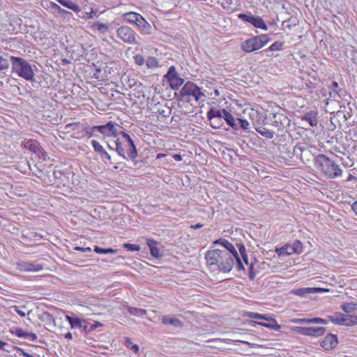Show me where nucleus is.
<instances>
[{
    "mask_svg": "<svg viewBox=\"0 0 357 357\" xmlns=\"http://www.w3.org/2000/svg\"><path fill=\"white\" fill-rule=\"evenodd\" d=\"M271 40L270 37L266 34H261L250 38L241 43V50L246 53H251L254 51L261 49Z\"/></svg>",
    "mask_w": 357,
    "mask_h": 357,
    "instance_id": "39448f33",
    "label": "nucleus"
},
{
    "mask_svg": "<svg viewBox=\"0 0 357 357\" xmlns=\"http://www.w3.org/2000/svg\"><path fill=\"white\" fill-rule=\"evenodd\" d=\"M122 17L124 20L136 25L142 16L135 12H128L123 14Z\"/></svg>",
    "mask_w": 357,
    "mask_h": 357,
    "instance_id": "412c9836",
    "label": "nucleus"
},
{
    "mask_svg": "<svg viewBox=\"0 0 357 357\" xmlns=\"http://www.w3.org/2000/svg\"><path fill=\"white\" fill-rule=\"evenodd\" d=\"M283 46V42L277 41L273 43L268 48H267V50L266 52L279 51L282 50Z\"/></svg>",
    "mask_w": 357,
    "mask_h": 357,
    "instance_id": "58836bf2",
    "label": "nucleus"
},
{
    "mask_svg": "<svg viewBox=\"0 0 357 357\" xmlns=\"http://www.w3.org/2000/svg\"><path fill=\"white\" fill-rule=\"evenodd\" d=\"M93 27L101 33H105L108 30L107 24L100 23L98 22H94Z\"/></svg>",
    "mask_w": 357,
    "mask_h": 357,
    "instance_id": "79ce46f5",
    "label": "nucleus"
},
{
    "mask_svg": "<svg viewBox=\"0 0 357 357\" xmlns=\"http://www.w3.org/2000/svg\"><path fill=\"white\" fill-rule=\"evenodd\" d=\"M94 251L98 254H108V253H116L117 252L116 250H114L112 248H102L98 246H95Z\"/></svg>",
    "mask_w": 357,
    "mask_h": 357,
    "instance_id": "a19ab883",
    "label": "nucleus"
},
{
    "mask_svg": "<svg viewBox=\"0 0 357 357\" xmlns=\"http://www.w3.org/2000/svg\"><path fill=\"white\" fill-rule=\"evenodd\" d=\"M146 244L149 248L150 253L152 257L158 259L162 256L160 248L156 247V245L158 244L157 241L153 239H147Z\"/></svg>",
    "mask_w": 357,
    "mask_h": 357,
    "instance_id": "dca6fc26",
    "label": "nucleus"
},
{
    "mask_svg": "<svg viewBox=\"0 0 357 357\" xmlns=\"http://www.w3.org/2000/svg\"><path fill=\"white\" fill-rule=\"evenodd\" d=\"M222 114L223 115L222 119H225L227 123L229 125L231 128L236 130L238 128V125L236 123V120L234 119L232 114L227 112L226 109L225 110V112H222Z\"/></svg>",
    "mask_w": 357,
    "mask_h": 357,
    "instance_id": "5701e85b",
    "label": "nucleus"
},
{
    "mask_svg": "<svg viewBox=\"0 0 357 357\" xmlns=\"http://www.w3.org/2000/svg\"><path fill=\"white\" fill-rule=\"evenodd\" d=\"M316 165L321 172L328 178H334L342 175V170L339 165L325 155L319 154L317 155Z\"/></svg>",
    "mask_w": 357,
    "mask_h": 357,
    "instance_id": "20e7f679",
    "label": "nucleus"
},
{
    "mask_svg": "<svg viewBox=\"0 0 357 357\" xmlns=\"http://www.w3.org/2000/svg\"><path fill=\"white\" fill-rule=\"evenodd\" d=\"M178 75L176 71V68L174 66H172L169 68L168 72L165 75V77L168 79V81L171 80V79L177 77Z\"/></svg>",
    "mask_w": 357,
    "mask_h": 357,
    "instance_id": "37998d69",
    "label": "nucleus"
},
{
    "mask_svg": "<svg viewBox=\"0 0 357 357\" xmlns=\"http://www.w3.org/2000/svg\"><path fill=\"white\" fill-rule=\"evenodd\" d=\"M6 345H8V343L0 340V349L1 350H6L4 349V347L6 346Z\"/></svg>",
    "mask_w": 357,
    "mask_h": 357,
    "instance_id": "0e129e2a",
    "label": "nucleus"
},
{
    "mask_svg": "<svg viewBox=\"0 0 357 357\" xmlns=\"http://www.w3.org/2000/svg\"><path fill=\"white\" fill-rule=\"evenodd\" d=\"M12 72L26 81H33L36 66L22 57L10 56Z\"/></svg>",
    "mask_w": 357,
    "mask_h": 357,
    "instance_id": "f03ea898",
    "label": "nucleus"
},
{
    "mask_svg": "<svg viewBox=\"0 0 357 357\" xmlns=\"http://www.w3.org/2000/svg\"><path fill=\"white\" fill-rule=\"evenodd\" d=\"M289 250L293 253L301 254L303 252V243L298 240L295 241Z\"/></svg>",
    "mask_w": 357,
    "mask_h": 357,
    "instance_id": "c756f323",
    "label": "nucleus"
},
{
    "mask_svg": "<svg viewBox=\"0 0 357 357\" xmlns=\"http://www.w3.org/2000/svg\"><path fill=\"white\" fill-rule=\"evenodd\" d=\"M135 63L138 66H142L145 63V59L142 54H136L133 57Z\"/></svg>",
    "mask_w": 357,
    "mask_h": 357,
    "instance_id": "8fccbe9b",
    "label": "nucleus"
},
{
    "mask_svg": "<svg viewBox=\"0 0 357 357\" xmlns=\"http://www.w3.org/2000/svg\"><path fill=\"white\" fill-rule=\"evenodd\" d=\"M247 316L249 318H253V319H264V320H271L273 321L272 324H266L262 322H257L258 324L263 326L264 327L268 328H273L276 331H278L280 328V326L278 325L276 322V321L274 319H269L267 317L266 314H261L257 312H250L247 313Z\"/></svg>",
    "mask_w": 357,
    "mask_h": 357,
    "instance_id": "9b49d317",
    "label": "nucleus"
},
{
    "mask_svg": "<svg viewBox=\"0 0 357 357\" xmlns=\"http://www.w3.org/2000/svg\"><path fill=\"white\" fill-rule=\"evenodd\" d=\"M125 346L134 351V353L137 354L138 353L139 351V346L136 344H134L132 340L128 338V337H126V340H125Z\"/></svg>",
    "mask_w": 357,
    "mask_h": 357,
    "instance_id": "e433bc0d",
    "label": "nucleus"
},
{
    "mask_svg": "<svg viewBox=\"0 0 357 357\" xmlns=\"http://www.w3.org/2000/svg\"><path fill=\"white\" fill-rule=\"evenodd\" d=\"M169 82L171 87L174 90H178L179 87L183 84L184 79L178 75L177 77L171 79V80H169Z\"/></svg>",
    "mask_w": 357,
    "mask_h": 357,
    "instance_id": "cd10ccee",
    "label": "nucleus"
},
{
    "mask_svg": "<svg viewBox=\"0 0 357 357\" xmlns=\"http://www.w3.org/2000/svg\"><path fill=\"white\" fill-rule=\"evenodd\" d=\"M311 323L312 324H326L328 322H327V320L324 319L322 318L314 317V318H311Z\"/></svg>",
    "mask_w": 357,
    "mask_h": 357,
    "instance_id": "603ef678",
    "label": "nucleus"
},
{
    "mask_svg": "<svg viewBox=\"0 0 357 357\" xmlns=\"http://www.w3.org/2000/svg\"><path fill=\"white\" fill-rule=\"evenodd\" d=\"M173 158H174L175 160L176 161H181L182 160V157L181 155H178V154H175L174 155Z\"/></svg>",
    "mask_w": 357,
    "mask_h": 357,
    "instance_id": "338daca9",
    "label": "nucleus"
},
{
    "mask_svg": "<svg viewBox=\"0 0 357 357\" xmlns=\"http://www.w3.org/2000/svg\"><path fill=\"white\" fill-rule=\"evenodd\" d=\"M16 312L20 317H24L26 316V312L22 310H20V307L18 306H13V307Z\"/></svg>",
    "mask_w": 357,
    "mask_h": 357,
    "instance_id": "5fc2aeb1",
    "label": "nucleus"
},
{
    "mask_svg": "<svg viewBox=\"0 0 357 357\" xmlns=\"http://www.w3.org/2000/svg\"><path fill=\"white\" fill-rule=\"evenodd\" d=\"M236 248H238L242 259L246 264H248V257L246 254L245 245L243 243H236Z\"/></svg>",
    "mask_w": 357,
    "mask_h": 357,
    "instance_id": "7c9ffc66",
    "label": "nucleus"
},
{
    "mask_svg": "<svg viewBox=\"0 0 357 357\" xmlns=\"http://www.w3.org/2000/svg\"><path fill=\"white\" fill-rule=\"evenodd\" d=\"M39 319L44 322L48 327L56 326V321L54 317L48 312H44L39 314Z\"/></svg>",
    "mask_w": 357,
    "mask_h": 357,
    "instance_id": "6ab92c4d",
    "label": "nucleus"
},
{
    "mask_svg": "<svg viewBox=\"0 0 357 357\" xmlns=\"http://www.w3.org/2000/svg\"><path fill=\"white\" fill-rule=\"evenodd\" d=\"M351 208L354 213L357 215V201L353 204Z\"/></svg>",
    "mask_w": 357,
    "mask_h": 357,
    "instance_id": "69168bd1",
    "label": "nucleus"
},
{
    "mask_svg": "<svg viewBox=\"0 0 357 357\" xmlns=\"http://www.w3.org/2000/svg\"><path fill=\"white\" fill-rule=\"evenodd\" d=\"M10 66L9 61L7 59L0 56V70H7Z\"/></svg>",
    "mask_w": 357,
    "mask_h": 357,
    "instance_id": "49530a36",
    "label": "nucleus"
},
{
    "mask_svg": "<svg viewBox=\"0 0 357 357\" xmlns=\"http://www.w3.org/2000/svg\"><path fill=\"white\" fill-rule=\"evenodd\" d=\"M213 247L220 246V250H226L229 252V254L233 257H236L238 252L236 250V245H234L226 239L220 238L213 243Z\"/></svg>",
    "mask_w": 357,
    "mask_h": 357,
    "instance_id": "f8f14e48",
    "label": "nucleus"
},
{
    "mask_svg": "<svg viewBox=\"0 0 357 357\" xmlns=\"http://www.w3.org/2000/svg\"><path fill=\"white\" fill-rule=\"evenodd\" d=\"M84 129H85V128H84L83 125H82L79 122L68 123L65 127V130L67 132H70L71 130L76 131Z\"/></svg>",
    "mask_w": 357,
    "mask_h": 357,
    "instance_id": "2f4dec72",
    "label": "nucleus"
},
{
    "mask_svg": "<svg viewBox=\"0 0 357 357\" xmlns=\"http://www.w3.org/2000/svg\"><path fill=\"white\" fill-rule=\"evenodd\" d=\"M66 319L72 328H82V323L80 319L66 316Z\"/></svg>",
    "mask_w": 357,
    "mask_h": 357,
    "instance_id": "f704fd0d",
    "label": "nucleus"
},
{
    "mask_svg": "<svg viewBox=\"0 0 357 357\" xmlns=\"http://www.w3.org/2000/svg\"><path fill=\"white\" fill-rule=\"evenodd\" d=\"M99 156L105 164L112 165L113 163L111 155L105 151V149L99 154Z\"/></svg>",
    "mask_w": 357,
    "mask_h": 357,
    "instance_id": "ea45409f",
    "label": "nucleus"
},
{
    "mask_svg": "<svg viewBox=\"0 0 357 357\" xmlns=\"http://www.w3.org/2000/svg\"><path fill=\"white\" fill-rule=\"evenodd\" d=\"M181 96L185 98V97H192L197 102L204 100L202 98L205 95L201 91V89L192 82H187L181 90Z\"/></svg>",
    "mask_w": 357,
    "mask_h": 357,
    "instance_id": "423d86ee",
    "label": "nucleus"
},
{
    "mask_svg": "<svg viewBox=\"0 0 357 357\" xmlns=\"http://www.w3.org/2000/svg\"><path fill=\"white\" fill-rule=\"evenodd\" d=\"M121 135L126 139V141L120 142L119 139H117L114 142L116 145L115 151L123 159H130L132 161H134V160L137 156V150L134 144V142L130 135L126 132L122 131L121 132Z\"/></svg>",
    "mask_w": 357,
    "mask_h": 357,
    "instance_id": "7ed1b4c3",
    "label": "nucleus"
},
{
    "mask_svg": "<svg viewBox=\"0 0 357 357\" xmlns=\"http://www.w3.org/2000/svg\"><path fill=\"white\" fill-rule=\"evenodd\" d=\"M59 3H61L62 6L75 11V12H79L80 10L79 6L73 3L70 0H56Z\"/></svg>",
    "mask_w": 357,
    "mask_h": 357,
    "instance_id": "393cba45",
    "label": "nucleus"
},
{
    "mask_svg": "<svg viewBox=\"0 0 357 357\" xmlns=\"http://www.w3.org/2000/svg\"><path fill=\"white\" fill-rule=\"evenodd\" d=\"M30 149H32L35 153H37L40 151V148L37 143L31 144L30 145Z\"/></svg>",
    "mask_w": 357,
    "mask_h": 357,
    "instance_id": "bf43d9fd",
    "label": "nucleus"
},
{
    "mask_svg": "<svg viewBox=\"0 0 357 357\" xmlns=\"http://www.w3.org/2000/svg\"><path fill=\"white\" fill-rule=\"evenodd\" d=\"M15 349H16L17 353L24 356L25 357H31V354H29V353L26 352L23 349H22L20 347H15Z\"/></svg>",
    "mask_w": 357,
    "mask_h": 357,
    "instance_id": "864d4df0",
    "label": "nucleus"
},
{
    "mask_svg": "<svg viewBox=\"0 0 357 357\" xmlns=\"http://www.w3.org/2000/svg\"><path fill=\"white\" fill-rule=\"evenodd\" d=\"M217 120H213V121H211V125L213 127V128H219V126L218 125H216L217 123Z\"/></svg>",
    "mask_w": 357,
    "mask_h": 357,
    "instance_id": "774afa93",
    "label": "nucleus"
},
{
    "mask_svg": "<svg viewBox=\"0 0 357 357\" xmlns=\"http://www.w3.org/2000/svg\"><path fill=\"white\" fill-rule=\"evenodd\" d=\"M123 248L127 249L128 251L134 252V251H139L140 247L138 245L131 244V243H124Z\"/></svg>",
    "mask_w": 357,
    "mask_h": 357,
    "instance_id": "de8ad7c7",
    "label": "nucleus"
},
{
    "mask_svg": "<svg viewBox=\"0 0 357 357\" xmlns=\"http://www.w3.org/2000/svg\"><path fill=\"white\" fill-rule=\"evenodd\" d=\"M75 250H78V251H82V252H90L91 251V248H90L75 247Z\"/></svg>",
    "mask_w": 357,
    "mask_h": 357,
    "instance_id": "052dcab7",
    "label": "nucleus"
},
{
    "mask_svg": "<svg viewBox=\"0 0 357 357\" xmlns=\"http://www.w3.org/2000/svg\"><path fill=\"white\" fill-rule=\"evenodd\" d=\"M304 149H305L304 146H303L301 144H297L295 146L294 151L296 154H298V151L303 152Z\"/></svg>",
    "mask_w": 357,
    "mask_h": 357,
    "instance_id": "13d9d810",
    "label": "nucleus"
},
{
    "mask_svg": "<svg viewBox=\"0 0 357 357\" xmlns=\"http://www.w3.org/2000/svg\"><path fill=\"white\" fill-rule=\"evenodd\" d=\"M162 323L166 326L170 325L173 327L179 328H183L184 326L183 322L182 321L176 317L169 316L163 317L162 319Z\"/></svg>",
    "mask_w": 357,
    "mask_h": 357,
    "instance_id": "2eb2a0df",
    "label": "nucleus"
},
{
    "mask_svg": "<svg viewBox=\"0 0 357 357\" xmlns=\"http://www.w3.org/2000/svg\"><path fill=\"white\" fill-rule=\"evenodd\" d=\"M256 130L263 137L267 139H272L274 136V132L266 128H257Z\"/></svg>",
    "mask_w": 357,
    "mask_h": 357,
    "instance_id": "72a5a7b5",
    "label": "nucleus"
},
{
    "mask_svg": "<svg viewBox=\"0 0 357 357\" xmlns=\"http://www.w3.org/2000/svg\"><path fill=\"white\" fill-rule=\"evenodd\" d=\"M248 276L250 280H253L255 277V273L253 271V264H251L250 265Z\"/></svg>",
    "mask_w": 357,
    "mask_h": 357,
    "instance_id": "6e6d98bb",
    "label": "nucleus"
},
{
    "mask_svg": "<svg viewBox=\"0 0 357 357\" xmlns=\"http://www.w3.org/2000/svg\"><path fill=\"white\" fill-rule=\"evenodd\" d=\"M289 248H291V245H285L280 248V249H276V252L278 253V256H284V255H290L293 254V252H291V250H289Z\"/></svg>",
    "mask_w": 357,
    "mask_h": 357,
    "instance_id": "c9c22d12",
    "label": "nucleus"
},
{
    "mask_svg": "<svg viewBox=\"0 0 357 357\" xmlns=\"http://www.w3.org/2000/svg\"><path fill=\"white\" fill-rule=\"evenodd\" d=\"M342 317L343 313L341 312H336L334 315H328V319L330 320L332 323L337 325H342Z\"/></svg>",
    "mask_w": 357,
    "mask_h": 357,
    "instance_id": "c85d7f7f",
    "label": "nucleus"
},
{
    "mask_svg": "<svg viewBox=\"0 0 357 357\" xmlns=\"http://www.w3.org/2000/svg\"><path fill=\"white\" fill-rule=\"evenodd\" d=\"M293 331L298 334L303 335H309L319 337L324 334L326 328L322 326L317 327H302L294 326Z\"/></svg>",
    "mask_w": 357,
    "mask_h": 357,
    "instance_id": "9d476101",
    "label": "nucleus"
},
{
    "mask_svg": "<svg viewBox=\"0 0 357 357\" xmlns=\"http://www.w3.org/2000/svg\"><path fill=\"white\" fill-rule=\"evenodd\" d=\"M238 17L243 22L251 24L255 28H259L265 31L268 30V26L260 16H255L251 13H240L238 15Z\"/></svg>",
    "mask_w": 357,
    "mask_h": 357,
    "instance_id": "6e6552de",
    "label": "nucleus"
},
{
    "mask_svg": "<svg viewBox=\"0 0 357 357\" xmlns=\"http://www.w3.org/2000/svg\"><path fill=\"white\" fill-rule=\"evenodd\" d=\"M233 259H234V261H236V268L239 271H245L244 266L243 264V262L241 261V259L239 257L238 253L237 254L236 257H233Z\"/></svg>",
    "mask_w": 357,
    "mask_h": 357,
    "instance_id": "a18cd8bd",
    "label": "nucleus"
},
{
    "mask_svg": "<svg viewBox=\"0 0 357 357\" xmlns=\"http://www.w3.org/2000/svg\"><path fill=\"white\" fill-rule=\"evenodd\" d=\"M291 321L294 324H312L311 319H307V318H303V319L296 318V319H291Z\"/></svg>",
    "mask_w": 357,
    "mask_h": 357,
    "instance_id": "09e8293b",
    "label": "nucleus"
},
{
    "mask_svg": "<svg viewBox=\"0 0 357 357\" xmlns=\"http://www.w3.org/2000/svg\"><path fill=\"white\" fill-rule=\"evenodd\" d=\"M10 332L13 334V335H15L16 336H17L18 337H23V338H26V339H28L29 338V332H25L24 331L22 328H14L13 329H10Z\"/></svg>",
    "mask_w": 357,
    "mask_h": 357,
    "instance_id": "473e14b6",
    "label": "nucleus"
},
{
    "mask_svg": "<svg viewBox=\"0 0 357 357\" xmlns=\"http://www.w3.org/2000/svg\"><path fill=\"white\" fill-rule=\"evenodd\" d=\"M116 126V123L113 121H109L105 125L93 126V130H97V132L101 133L105 137L116 138L118 135Z\"/></svg>",
    "mask_w": 357,
    "mask_h": 357,
    "instance_id": "1a4fd4ad",
    "label": "nucleus"
},
{
    "mask_svg": "<svg viewBox=\"0 0 357 357\" xmlns=\"http://www.w3.org/2000/svg\"><path fill=\"white\" fill-rule=\"evenodd\" d=\"M96 130H93V127H91V128H89V130H86V134L89 137H91L93 136H95V132Z\"/></svg>",
    "mask_w": 357,
    "mask_h": 357,
    "instance_id": "680f3d73",
    "label": "nucleus"
},
{
    "mask_svg": "<svg viewBox=\"0 0 357 357\" xmlns=\"http://www.w3.org/2000/svg\"><path fill=\"white\" fill-rule=\"evenodd\" d=\"M118 38L128 44H136V33L134 30L128 26H121L116 31Z\"/></svg>",
    "mask_w": 357,
    "mask_h": 357,
    "instance_id": "0eeeda50",
    "label": "nucleus"
},
{
    "mask_svg": "<svg viewBox=\"0 0 357 357\" xmlns=\"http://www.w3.org/2000/svg\"><path fill=\"white\" fill-rule=\"evenodd\" d=\"M91 144L94 149V151L98 155L105 150L103 146L96 140H92Z\"/></svg>",
    "mask_w": 357,
    "mask_h": 357,
    "instance_id": "c03bdc74",
    "label": "nucleus"
},
{
    "mask_svg": "<svg viewBox=\"0 0 357 357\" xmlns=\"http://www.w3.org/2000/svg\"><path fill=\"white\" fill-rule=\"evenodd\" d=\"M225 109H211L207 113V116L210 121L213 120H219L222 118V112H225Z\"/></svg>",
    "mask_w": 357,
    "mask_h": 357,
    "instance_id": "b1692460",
    "label": "nucleus"
},
{
    "mask_svg": "<svg viewBox=\"0 0 357 357\" xmlns=\"http://www.w3.org/2000/svg\"><path fill=\"white\" fill-rule=\"evenodd\" d=\"M340 308L346 313H351L357 310V304L354 303H346L341 305Z\"/></svg>",
    "mask_w": 357,
    "mask_h": 357,
    "instance_id": "bb28decb",
    "label": "nucleus"
},
{
    "mask_svg": "<svg viewBox=\"0 0 357 357\" xmlns=\"http://www.w3.org/2000/svg\"><path fill=\"white\" fill-rule=\"evenodd\" d=\"M16 268L20 271H39L43 270V266L40 264L20 261L17 262Z\"/></svg>",
    "mask_w": 357,
    "mask_h": 357,
    "instance_id": "ddd939ff",
    "label": "nucleus"
},
{
    "mask_svg": "<svg viewBox=\"0 0 357 357\" xmlns=\"http://www.w3.org/2000/svg\"><path fill=\"white\" fill-rule=\"evenodd\" d=\"M237 120L240 123L241 128H242L243 130H248L249 128L250 123L248 122V121L241 119H237Z\"/></svg>",
    "mask_w": 357,
    "mask_h": 357,
    "instance_id": "3c124183",
    "label": "nucleus"
},
{
    "mask_svg": "<svg viewBox=\"0 0 357 357\" xmlns=\"http://www.w3.org/2000/svg\"><path fill=\"white\" fill-rule=\"evenodd\" d=\"M338 83L337 82H333L331 83V88L333 91V93H335V95L333 96V98H335V96L337 95L338 96H340V95L337 93V92L336 91V89L338 88Z\"/></svg>",
    "mask_w": 357,
    "mask_h": 357,
    "instance_id": "4d7b16f0",
    "label": "nucleus"
},
{
    "mask_svg": "<svg viewBox=\"0 0 357 357\" xmlns=\"http://www.w3.org/2000/svg\"><path fill=\"white\" fill-rule=\"evenodd\" d=\"M158 65V62L155 57L149 56L146 61V66L149 69H154Z\"/></svg>",
    "mask_w": 357,
    "mask_h": 357,
    "instance_id": "4c0bfd02",
    "label": "nucleus"
},
{
    "mask_svg": "<svg viewBox=\"0 0 357 357\" xmlns=\"http://www.w3.org/2000/svg\"><path fill=\"white\" fill-rule=\"evenodd\" d=\"M342 325L347 326L357 325V316L343 314Z\"/></svg>",
    "mask_w": 357,
    "mask_h": 357,
    "instance_id": "4be33fe9",
    "label": "nucleus"
},
{
    "mask_svg": "<svg viewBox=\"0 0 357 357\" xmlns=\"http://www.w3.org/2000/svg\"><path fill=\"white\" fill-rule=\"evenodd\" d=\"M28 339L32 342H34L37 339V335L33 333H29Z\"/></svg>",
    "mask_w": 357,
    "mask_h": 357,
    "instance_id": "e2e57ef3",
    "label": "nucleus"
},
{
    "mask_svg": "<svg viewBox=\"0 0 357 357\" xmlns=\"http://www.w3.org/2000/svg\"><path fill=\"white\" fill-rule=\"evenodd\" d=\"M128 313L136 317H143L146 314V310L141 308L126 306Z\"/></svg>",
    "mask_w": 357,
    "mask_h": 357,
    "instance_id": "a878e982",
    "label": "nucleus"
},
{
    "mask_svg": "<svg viewBox=\"0 0 357 357\" xmlns=\"http://www.w3.org/2000/svg\"><path fill=\"white\" fill-rule=\"evenodd\" d=\"M327 291L325 289L319 288V287H305V288H301L296 290L295 294L296 295L301 296H306L307 294H314L321 291Z\"/></svg>",
    "mask_w": 357,
    "mask_h": 357,
    "instance_id": "a211bd4d",
    "label": "nucleus"
},
{
    "mask_svg": "<svg viewBox=\"0 0 357 357\" xmlns=\"http://www.w3.org/2000/svg\"><path fill=\"white\" fill-rule=\"evenodd\" d=\"M301 121L307 122L310 126H316L318 123L317 112L314 111L307 112L302 116Z\"/></svg>",
    "mask_w": 357,
    "mask_h": 357,
    "instance_id": "f3484780",
    "label": "nucleus"
},
{
    "mask_svg": "<svg viewBox=\"0 0 357 357\" xmlns=\"http://www.w3.org/2000/svg\"><path fill=\"white\" fill-rule=\"evenodd\" d=\"M205 259L211 266H216L223 273H229L234 266L233 256L226 250L215 248L206 252Z\"/></svg>",
    "mask_w": 357,
    "mask_h": 357,
    "instance_id": "f257e3e1",
    "label": "nucleus"
},
{
    "mask_svg": "<svg viewBox=\"0 0 357 357\" xmlns=\"http://www.w3.org/2000/svg\"><path fill=\"white\" fill-rule=\"evenodd\" d=\"M337 337L335 335L331 333L327 334L324 339L321 342V346L326 350L335 348L337 344Z\"/></svg>",
    "mask_w": 357,
    "mask_h": 357,
    "instance_id": "4468645a",
    "label": "nucleus"
},
{
    "mask_svg": "<svg viewBox=\"0 0 357 357\" xmlns=\"http://www.w3.org/2000/svg\"><path fill=\"white\" fill-rule=\"evenodd\" d=\"M136 26L144 34H150L151 33L152 27L151 24L143 17L139 19Z\"/></svg>",
    "mask_w": 357,
    "mask_h": 357,
    "instance_id": "aec40b11",
    "label": "nucleus"
}]
</instances>
